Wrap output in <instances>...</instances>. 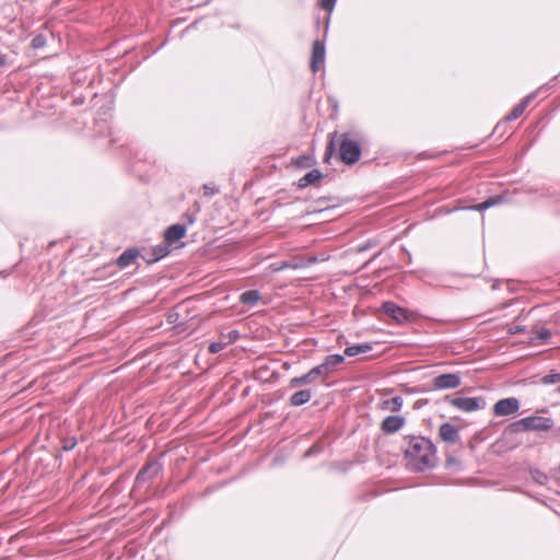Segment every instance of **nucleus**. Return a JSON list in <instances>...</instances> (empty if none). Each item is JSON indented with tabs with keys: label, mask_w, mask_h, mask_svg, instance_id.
<instances>
[{
	"label": "nucleus",
	"mask_w": 560,
	"mask_h": 560,
	"mask_svg": "<svg viewBox=\"0 0 560 560\" xmlns=\"http://www.w3.org/2000/svg\"><path fill=\"white\" fill-rule=\"evenodd\" d=\"M434 444L423 436H411L405 448L407 466L415 471H423L436 463Z\"/></svg>",
	"instance_id": "f257e3e1"
},
{
	"label": "nucleus",
	"mask_w": 560,
	"mask_h": 560,
	"mask_svg": "<svg viewBox=\"0 0 560 560\" xmlns=\"http://www.w3.org/2000/svg\"><path fill=\"white\" fill-rule=\"evenodd\" d=\"M338 145V154L345 164H353L359 161L361 156L360 144L350 138L347 133L338 135L337 132L329 133V141L326 148V153L331 154L335 147Z\"/></svg>",
	"instance_id": "f03ea898"
},
{
	"label": "nucleus",
	"mask_w": 560,
	"mask_h": 560,
	"mask_svg": "<svg viewBox=\"0 0 560 560\" xmlns=\"http://www.w3.org/2000/svg\"><path fill=\"white\" fill-rule=\"evenodd\" d=\"M553 425V421L550 418L533 416L523 418L511 423L510 429L514 433L523 431H548Z\"/></svg>",
	"instance_id": "7ed1b4c3"
},
{
	"label": "nucleus",
	"mask_w": 560,
	"mask_h": 560,
	"mask_svg": "<svg viewBox=\"0 0 560 560\" xmlns=\"http://www.w3.org/2000/svg\"><path fill=\"white\" fill-rule=\"evenodd\" d=\"M451 405L465 412H471L483 409L486 401L482 397H456L451 400Z\"/></svg>",
	"instance_id": "20e7f679"
},
{
	"label": "nucleus",
	"mask_w": 560,
	"mask_h": 560,
	"mask_svg": "<svg viewBox=\"0 0 560 560\" xmlns=\"http://www.w3.org/2000/svg\"><path fill=\"white\" fill-rule=\"evenodd\" d=\"M520 409V401L515 397L500 399L493 406V413L497 417H505L514 415Z\"/></svg>",
	"instance_id": "39448f33"
},
{
	"label": "nucleus",
	"mask_w": 560,
	"mask_h": 560,
	"mask_svg": "<svg viewBox=\"0 0 560 560\" xmlns=\"http://www.w3.org/2000/svg\"><path fill=\"white\" fill-rule=\"evenodd\" d=\"M460 385V377L456 373L438 375L432 381L434 389H454Z\"/></svg>",
	"instance_id": "423d86ee"
},
{
	"label": "nucleus",
	"mask_w": 560,
	"mask_h": 560,
	"mask_svg": "<svg viewBox=\"0 0 560 560\" xmlns=\"http://www.w3.org/2000/svg\"><path fill=\"white\" fill-rule=\"evenodd\" d=\"M161 469V465L158 462L147 463L138 472L136 477V486L140 487L143 483L155 477Z\"/></svg>",
	"instance_id": "0eeeda50"
},
{
	"label": "nucleus",
	"mask_w": 560,
	"mask_h": 560,
	"mask_svg": "<svg viewBox=\"0 0 560 560\" xmlns=\"http://www.w3.org/2000/svg\"><path fill=\"white\" fill-rule=\"evenodd\" d=\"M325 61V45L320 40H315L313 43L312 49V58H311V69L314 73H316Z\"/></svg>",
	"instance_id": "6e6552de"
},
{
	"label": "nucleus",
	"mask_w": 560,
	"mask_h": 560,
	"mask_svg": "<svg viewBox=\"0 0 560 560\" xmlns=\"http://www.w3.org/2000/svg\"><path fill=\"white\" fill-rule=\"evenodd\" d=\"M382 310L387 316L399 324L408 319L407 311L393 302H384Z\"/></svg>",
	"instance_id": "1a4fd4ad"
},
{
	"label": "nucleus",
	"mask_w": 560,
	"mask_h": 560,
	"mask_svg": "<svg viewBox=\"0 0 560 560\" xmlns=\"http://www.w3.org/2000/svg\"><path fill=\"white\" fill-rule=\"evenodd\" d=\"M405 424V419L400 416H388L386 417L382 424L381 429L383 432L392 434L399 431Z\"/></svg>",
	"instance_id": "9d476101"
},
{
	"label": "nucleus",
	"mask_w": 560,
	"mask_h": 560,
	"mask_svg": "<svg viewBox=\"0 0 560 560\" xmlns=\"http://www.w3.org/2000/svg\"><path fill=\"white\" fill-rule=\"evenodd\" d=\"M537 95V92H533L530 94H528L527 96H525L520 104H517L512 110L511 113L506 116V119L508 120H514V119H517L520 116H522V114L524 113V110L526 109V107L530 104V102L536 97Z\"/></svg>",
	"instance_id": "9b49d317"
},
{
	"label": "nucleus",
	"mask_w": 560,
	"mask_h": 560,
	"mask_svg": "<svg viewBox=\"0 0 560 560\" xmlns=\"http://www.w3.org/2000/svg\"><path fill=\"white\" fill-rule=\"evenodd\" d=\"M439 434L447 443H455L459 439L458 430L451 423H443L440 427Z\"/></svg>",
	"instance_id": "f8f14e48"
},
{
	"label": "nucleus",
	"mask_w": 560,
	"mask_h": 560,
	"mask_svg": "<svg viewBox=\"0 0 560 560\" xmlns=\"http://www.w3.org/2000/svg\"><path fill=\"white\" fill-rule=\"evenodd\" d=\"M139 254L137 248H128L117 258L116 264L119 268H126L137 259Z\"/></svg>",
	"instance_id": "ddd939ff"
},
{
	"label": "nucleus",
	"mask_w": 560,
	"mask_h": 560,
	"mask_svg": "<svg viewBox=\"0 0 560 560\" xmlns=\"http://www.w3.org/2000/svg\"><path fill=\"white\" fill-rule=\"evenodd\" d=\"M343 362L345 357L342 354H329L324 359V362L322 364L326 368V371L330 375Z\"/></svg>",
	"instance_id": "4468645a"
},
{
	"label": "nucleus",
	"mask_w": 560,
	"mask_h": 560,
	"mask_svg": "<svg viewBox=\"0 0 560 560\" xmlns=\"http://www.w3.org/2000/svg\"><path fill=\"white\" fill-rule=\"evenodd\" d=\"M312 398V392L310 389H303L294 393L290 397V402L292 406L299 407L306 402H308Z\"/></svg>",
	"instance_id": "2eb2a0df"
},
{
	"label": "nucleus",
	"mask_w": 560,
	"mask_h": 560,
	"mask_svg": "<svg viewBox=\"0 0 560 560\" xmlns=\"http://www.w3.org/2000/svg\"><path fill=\"white\" fill-rule=\"evenodd\" d=\"M372 350V346L370 343H361V345H354L347 347L345 349V355L348 357H355L359 354H363Z\"/></svg>",
	"instance_id": "dca6fc26"
},
{
	"label": "nucleus",
	"mask_w": 560,
	"mask_h": 560,
	"mask_svg": "<svg viewBox=\"0 0 560 560\" xmlns=\"http://www.w3.org/2000/svg\"><path fill=\"white\" fill-rule=\"evenodd\" d=\"M260 299V293L257 290L245 291L241 294L240 301L243 304L255 305Z\"/></svg>",
	"instance_id": "f3484780"
},
{
	"label": "nucleus",
	"mask_w": 560,
	"mask_h": 560,
	"mask_svg": "<svg viewBox=\"0 0 560 560\" xmlns=\"http://www.w3.org/2000/svg\"><path fill=\"white\" fill-rule=\"evenodd\" d=\"M168 254L166 245H158L152 248V257L145 258L148 262H154Z\"/></svg>",
	"instance_id": "a211bd4d"
},
{
	"label": "nucleus",
	"mask_w": 560,
	"mask_h": 560,
	"mask_svg": "<svg viewBox=\"0 0 560 560\" xmlns=\"http://www.w3.org/2000/svg\"><path fill=\"white\" fill-rule=\"evenodd\" d=\"M402 398L400 396H395L390 399L383 401V409L399 411L402 407Z\"/></svg>",
	"instance_id": "6ab92c4d"
},
{
	"label": "nucleus",
	"mask_w": 560,
	"mask_h": 560,
	"mask_svg": "<svg viewBox=\"0 0 560 560\" xmlns=\"http://www.w3.org/2000/svg\"><path fill=\"white\" fill-rule=\"evenodd\" d=\"M315 382V378L313 377L311 371L307 372L306 374L302 375V376H299V377H293L291 381H290V387H298V386H301V385H307V384H311Z\"/></svg>",
	"instance_id": "aec40b11"
},
{
	"label": "nucleus",
	"mask_w": 560,
	"mask_h": 560,
	"mask_svg": "<svg viewBox=\"0 0 560 560\" xmlns=\"http://www.w3.org/2000/svg\"><path fill=\"white\" fill-rule=\"evenodd\" d=\"M501 200L500 197H492V198H489L487 199L486 201L481 202V203H478L474 207H471V209H475V210H478V211H482V210H486L497 203H499Z\"/></svg>",
	"instance_id": "412c9836"
},
{
	"label": "nucleus",
	"mask_w": 560,
	"mask_h": 560,
	"mask_svg": "<svg viewBox=\"0 0 560 560\" xmlns=\"http://www.w3.org/2000/svg\"><path fill=\"white\" fill-rule=\"evenodd\" d=\"M322 177H300L296 185L299 188L303 189L310 185H319Z\"/></svg>",
	"instance_id": "4be33fe9"
},
{
	"label": "nucleus",
	"mask_w": 560,
	"mask_h": 560,
	"mask_svg": "<svg viewBox=\"0 0 560 560\" xmlns=\"http://www.w3.org/2000/svg\"><path fill=\"white\" fill-rule=\"evenodd\" d=\"M313 377L316 380L317 377H322L323 381H325L328 376H329V373L326 371V368L320 363L316 366H314L312 370H310Z\"/></svg>",
	"instance_id": "5701e85b"
},
{
	"label": "nucleus",
	"mask_w": 560,
	"mask_h": 560,
	"mask_svg": "<svg viewBox=\"0 0 560 560\" xmlns=\"http://www.w3.org/2000/svg\"><path fill=\"white\" fill-rule=\"evenodd\" d=\"M165 241L168 245L175 243V224L170 225L165 231Z\"/></svg>",
	"instance_id": "b1692460"
},
{
	"label": "nucleus",
	"mask_w": 560,
	"mask_h": 560,
	"mask_svg": "<svg viewBox=\"0 0 560 560\" xmlns=\"http://www.w3.org/2000/svg\"><path fill=\"white\" fill-rule=\"evenodd\" d=\"M228 345H229V342H225V341H217V342H212V343H210V346H209V352H211V353H218V352H220L221 350H223Z\"/></svg>",
	"instance_id": "393cba45"
},
{
	"label": "nucleus",
	"mask_w": 560,
	"mask_h": 560,
	"mask_svg": "<svg viewBox=\"0 0 560 560\" xmlns=\"http://www.w3.org/2000/svg\"><path fill=\"white\" fill-rule=\"evenodd\" d=\"M219 192V188L214 184H206L203 185V194L206 196H213Z\"/></svg>",
	"instance_id": "a878e982"
},
{
	"label": "nucleus",
	"mask_w": 560,
	"mask_h": 560,
	"mask_svg": "<svg viewBox=\"0 0 560 560\" xmlns=\"http://www.w3.org/2000/svg\"><path fill=\"white\" fill-rule=\"evenodd\" d=\"M337 0H320V8L325 11L331 12L335 8Z\"/></svg>",
	"instance_id": "bb28decb"
},
{
	"label": "nucleus",
	"mask_w": 560,
	"mask_h": 560,
	"mask_svg": "<svg viewBox=\"0 0 560 560\" xmlns=\"http://www.w3.org/2000/svg\"><path fill=\"white\" fill-rule=\"evenodd\" d=\"M544 383L545 384H556V383L560 384V373L546 375L544 377Z\"/></svg>",
	"instance_id": "cd10ccee"
},
{
	"label": "nucleus",
	"mask_w": 560,
	"mask_h": 560,
	"mask_svg": "<svg viewBox=\"0 0 560 560\" xmlns=\"http://www.w3.org/2000/svg\"><path fill=\"white\" fill-rule=\"evenodd\" d=\"M185 234H186L185 225L177 224V248H179L180 246L184 245L183 243L179 244V241L185 236Z\"/></svg>",
	"instance_id": "c85d7f7f"
},
{
	"label": "nucleus",
	"mask_w": 560,
	"mask_h": 560,
	"mask_svg": "<svg viewBox=\"0 0 560 560\" xmlns=\"http://www.w3.org/2000/svg\"><path fill=\"white\" fill-rule=\"evenodd\" d=\"M75 445H77V440L73 438L67 439L62 442V448L65 451H71L72 448H74Z\"/></svg>",
	"instance_id": "c756f323"
},
{
	"label": "nucleus",
	"mask_w": 560,
	"mask_h": 560,
	"mask_svg": "<svg viewBox=\"0 0 560 560\" xmlns=\"http://www.w3.org/2000/svg\"><path fill=\"white\" fill-rule=\"evenodd\" d=\"M45 45V38L42 35H37L32 40V46L34 48H40Z\"/></svg>",
	"instance_id": "7c9ffc66"
},
{
	"label": "nucleus",
	"mask_w": 560,
	"mask_h": 560,
	"mask_svg": "<svg viewBox=\"0 0 560 560\" xmlns=\"http://www.w3.org/2000/svg\"><path fill=\"white\" fill-rule=\"evenodd\" d=\"M238 337H240V334L237 330H231L228 332V335L225 337V338H228L226 342L232 343V342L236 341L238 339Z\"/></svg>",
	"instance_id": "2f4dec72"
},
{
	"label": "nucleus",
	"mask_w": 560,
	"mask_h": 560,
	"mask_svg": "<svg viewBox=\"0 0 560 560\" xmlns=\"http://www.w3.org/2000/svg\"><path fill=\"white\" fill-rule=\"evenodd\" d=\"M538 337L542 341H547L551 337V332L549 329H541L538 331Z\"/></svg>",
	"instance_id": "473e14b6"
},
{
	"label": "nucleus",
	"mask_w": 560,
	"mask_h": 560,
	"mask_svg": "<svg viewBox=\"0 0 560 560\" xmlns=\"http://www.w3.org/2000/svg\"><path fill=\"white\" fill-rule=\"evenodd\" d=\"M534 478L540 485H544L547 481V476L540 471H536Z\"/></svg>",
	"instance_id": "72a5a7b5"
},
{
	"label": "nucleus",
	"mask_w": 560,
	"mask_h": 560,
	"mask_svg": "<svg viewBox=\"0 0 560 560\" xmlns=\"http://www.w3.org/2000/svg\"><path fill=\"white\" fill-rule=\"evenodd\" d=\"M284 267H290V268L296 269V268L302 267V265H300V264L284 262V264H283V266H282L280 269H282V268H284Z\"/></svg>",
	"instance_id": "f704fd0d"
},
{
	"label": "nucleus",
	"mask_w": 560,
	"mask_h": 560,
	"mask_svg": "<svg viewBox=\"0 0 560 560\" xmlns=\"http://www.w3.org/2000/svg\"><path fill=\"white\" fill-rule=\"evenodd\" d=\"M7 65V56L0 51V67Z\"/></svg>",
	"instance_id": "c9c22d12"
},
{
	"label": "nucleus",
	"mask_w": 560,
	"mask_h": 560,
	"mask_svg": "<svg viewBox=\"0 0 560 560\" xmlns=\"http://www.w3.org/2000/svg\"><path fill=\"white\" fill-rule=\"evenodd\" d=\"M305 175L311 176V175H323V174L317 170H311Z\"/></svg>",
	"instance_id": "e433bc0d"
},
{
	"label": "nucleus",
	"mask_w": 560,
	"mask_h": 560,
	"mask_svg": "<svg viewBox=\"0 0 560 560\" xmlns=\"http://www.w3.org/2000/svg\"><path fill=\"white\" fill-rule=\"evenodd\" d=\"M316 261V257H310L308 258V262H315Z\"/></svg>",
	"instance_id": "4c0bfd02"
},
{
	"label": "nucleus",
	"mask_w": 560,
	"mask_h": 560,
	"mask_svg": "<svg viewBox=\"0 0 560 560\" xmlns=\"http://www.w3.org/2000/svg\"><path fill=\"white\" fill-rule=\"evenodd\" d=\"M559 393H560V385H559V388H558Z\"/></svg>",
	"instance_id": "58836bf2"
}]
</instances>
